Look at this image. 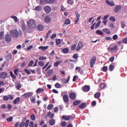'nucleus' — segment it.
I'll return each instance as SVG.
<instances>
[{"mask_svg":"<svg viewBox=\"0 0 127 127\" xmlns=\"http://www.w3.org/2000/svg\"><path fill=\"white\" fill-rule=\"evenodd\" d=\"M87 107V104L85 103H83L79 106L80 109H85Z\"/></svg>","mask_w":127,"mask_h":127,"instance_id":"20","label":"nucleus"},{"mask_svg":"<svg viewBox=\"0 0 127 127\" xmlns=\"http://www.w3.org/2000/svg\"><path fill=\"white\" fill-rule=\"evenodd\" d=\"M11 18H12L14 20V21L15 22L18 21V20H17V17H16V16L12 15L11 16Z\"/></svg>","mask_w":127,"mask_h":127,"instance_id":"36","label":"nucleus"},{"mask_svg":"<svg viewBox=\"0 0 127 127\" xmlns=\"http://www.w3.org/2000/svg\"><path fill=\"white\" fill-rule=\"evenodd\" d=\"M15 87L17 90H19L21 88V84L20 83H17L15 85Z\"/></svg>","mask_w":127,"mask_h":127,"instance_id":"35","label":"nucleus"},{"mask_svg":"<svg viewBox=\"0 0 127 127\" xmlns=\"http://www.w3.org/2000/svg\"><path fill=\"white\" fill-rule=\"evenodd\" d=\"M96 60L97 58L96 57V56H94L91 59L90 61V65L91 68H93V67H94V65H95V64H96Z\"/></svg>","mask_w":127,"mask_h":127,"instance_id":"2","label":"nucleus"},{"mask_svg":"<svg viewBox=\"0 0 127 127\" xmlns=\"http://www.w3.org/2000/svg\"><path fill=\"white\" fill-rule=\"evenodd\" d=\"M62 52L64 53V54H67V53H69V49L68 48L63 49Z\"/></svg>","mask_w":127,"mask_h":127,"instance_id":"21","label":"nucleus"},{"mask_svg":"<svg viewBox=\"0 0 127 127\" xmlns=\"http://www.w3.org/2000/svg\"><path fill=\"white\" fill-rule=\"evenodd\" d=\"M44 10L46 13H50V12L51 11V7L50 6H46L44 7Z\"/></svg>","mask_w":127,"mask_h":127,"instance_id":"6","label":"nucleus"},{"mask_svg":"<svg viewBox=\"0 0 127 127\" xmlns=\"http://www.w3.org/2000/svg\"><path fill=\"white\" fill-rule=\"evenodd\" d=\"M69 97L71 100H76V93L71 92L69 95Z\"/></svg>","mask_w":127,"mask_h":127,"instance_id":"9","label":"nucleus"},{"mask_svg":"<svg viewBox=\"0 0 127 127\" xmlns=\"http://www.w3.org/2000/svg\"><path fill=\"white\" fill-rule=\"evenodd\" d=\"M10 33L12 36V37H14L15 38H17L19 36L18 31L16 29H14L10 31Z\"/></svg>","mask_w":127,"mask_h":127,"instance_id":"1","label":"nucleus"},{"mask_svg":"<svg viewBox=\"0 0 127 127\" xmlns=\"http://www.w3.org/2000/svg\"><path fill=\"white\" fill-rule=\"evenodd\" d=\"M33 30L30 26H29V27L27 29V32L28 33H31L32 32Z\"/></svg>","mask_w":127,"mask_h":127,"instance_id":"34","label":"nucleus"},{"mask_svg":"<svg viewBox=\"0 0 127 127\" xmlns=\"http://www.w3.org/2000/svg\"><path fill=\"white\" fill-rule=\"evenodd\" d=\"M63 101L66 105H69V96L67 94H65L63 97Z\"/></svg>","mask_w":127,"mask_h":127,"instance_id":"3","label":"nucleus"},{"mask_svg":"<svg viewBox=\"0 0 127 127\" xmlns=\"http://www.w3.org/2000/svg\"><path fill=\"white\" fill-rule=\"evenodd\" d=\"M50 116H51V112L49 111L47 113V116H46L45 117V119H47V117L48 118H49V117H50Z\"/></svg>","mask_w":127,"mask_h":127,"instance_id":"47","label":"nucleus"},{"mask_svg":"<svg viewBox=\"0 0 127 127\" xmlns=\"http://www.w3.org/2000/svg\"><path fill=\"white\" fill-rule=\"evenodd\" d=\"M45 22H46V23H49V22H50L51 21V18H50V16H46L45 17Z\"/></svg>","mask_w":127,"mask_h":127,"instance_id":"15","label":"nucleus"},{"mask_svg":"<svg viewBox=\"0 0 127 127\" xmlns=\"http://www.w3.org/2000/svg\"><path fill=\"white\" fill-rule=\"evenodd\" d=\"M96 34H98V35H103L104 34V33H103L102 32V31H101L100 30H97L96 31Z\"/></svg>","mask_w":127,"mask_h":127,"instance_id":"33","label":"nucleus"},{"mask_svg":"<svg viewBox=\"0 0 127 127\" xmlns=\"http://www.w3.org/2000/svg\"><path fill=\"white\" fill-rule=\"evenodd\" d=\"M5 40L6 42L11 41V36L9 34H6L5 36Z\"/></svg>","mask_w":127,"mask_h":127,"instance_id":"10","label":"nucleus"},{"mask_svg":"<svg viewBox=\"0 0 127 127\" xmlns=\"http://www.w3.org/2000/svg\"><path fill=\"white\" fill-rule=\"evenodd\" d=\"M53 73V69H50L48 71V75H51Z\"/></svg>","mask_w":127,"mask_h":127,"instance_id":"63","label":"nucleus"},{"mask_svg":"<svg viewBox=\"0 0 127 127\" xmlns=\"http://www.w3.org/2000/svg\"><path fill=\"white\" fill-rule=\"evenodd\" d=\"M12 120H13L12 117H10L9 118L6 119V121L7 122H12Z\"/></svg>","mask_w":127,"mask_h":127,"instance_id":"64","label":"nucleus"},{"mask_svg":"<svg viewBox=\"0 0 127 127\" xmlns=\"http://www.w3.org/2000/svg\"><path fill=\"white\" fill-rule=\"evenodd\" d=\"M62 119H63V120H64V121H69L68 116H67L64 115L62 117Z\"/></svg>","mask_w":127,"mask_h":127,"instance_id":"31","label":"nucleus"},{"mask_svg":"<svg viewBox=\"0 0 127 127\" xmlns=\"http://www.w3.org/2000/svg\"><path fill=\"white\" fill-rule=\"evenodd\" d=\"M69 80H70V76H68L66 79V78L63 79V82H64V84H67V83H68Z\"/></svg>","mask_w":127,"mask_h":127,"instance_id":"16","label":"nucleus"},{"mask_svg":"<svg viewBox=\"0 0 127 127\" xmlns=\"http://www.w3.org/2000/svg\"><path fill=\"white\" fill-rule=\"evenodd\" d=\"M114 69H115V66L113 64H110L109 67V70L112 72V71H114Z\"/></svg>","mask_w":127,"mask_h":127,"instance_id":"27","label":"nucleus"},{"mask_svg":"<svg viewBox=\"0 0 127 127\" xmlns=\"http://www.w3.org/2000/svg\"><path fill=\"white\" fill-rule=\"evenodd\" d=\"M70 23H71V21H70V19H67L65 20L64 24H66V25H68V24H70Z\"/></svg>","mask_w":127,"mask_h":127,"instance_id":"38","label":"nucleus"},{"mask_svg":"<svg viewBox=\"0 0 127 127\" xmlns=\"http://www.w3.org/2000/svg\"><path fill=\"white\" fill-rule=\"evenodd\" d=\"M30 118L32 121H35L36 120L35 115L34 114L32 115Z\"/></svg>","mask_w":127,"mask_h":127,"instance_id":"50","label":"nucleus"},{"mask_svg":"<svg viewBox=\"0 0 127 127\" xmlns=\"http://www.w3.org/2000/svg\"><path fill=\"white\" fill-rule=\"evenodd\" d=\"M21 28L23 31H25V30H26V25H25V24H23L22 25Z\"/></svg>","mask_w":127,"mask_h":127,"instance_id":"42","label":"nucleus"},{"mask_svg":"<svg viewBox=\"0 0 127 127\" xmlns=\"http://www.w3.org/2000/svg\"><path fill=\"white\" fill-rule=\"evenodd\" d=\"M78 54H74L72 57V58H73V59H78Z\"/></svg>","mask_w":127,"mask_h":127,"instance_id":"62","label":"nucleus"},{"mask_svg":"<svg viewBox=\"0 0 127 127\" xmlns=\"http://www.w3.org/2000/svg\"><path fill=\"white\" fill-rule=\"evenodd\" d=\"M51 31L52 30H50L48 32H47V34L46 36V38L47 39L49 37V34H50V33H51Z\"/></svg>","mask_w":127,"mask_h":127,"instance_id":"54","label":"nucleus"},{"mask_svg":"<svg viewBox=\"0 0 127 127\" xmlns=\"http://www.w3.org/2000/svg\"><path fill=\"white\" fill-rule=\"evenodd\" d=\"M67 125V123H66V122H65V121H64V122H62V123H61V126H62V127H66V125Z\"/></svg>","mask_w":127,"mask_h":127,"instance_id":"49","label":"nucleus"},{"mask_svg":"<svg viewBox=\"0 0 127 127\" xmlns=\"http://www.w3.org/2000/svg\"><path fill=\"white\" fill-rule=\"evenodd\" d=\"M100 88H101V89H104V88H106V84H105L104 83H101L100 85Z\"/></svg>","mask_w":127,"mask_h":127,"instance_id":"55","label":"nucleus"},{"mask_svg":"<svg viewBox=\"0 0 127 127\" xmlns=\"http://www.w3.org/2000/svg\"><path fill=\"white\" fill-rule=\"evenodd\" d=\"M82 48H83V43H82V42L79 41L77 44V46L76 49V51H79V50H81V49H82Z\"/></svg>","mask_w":127,"mask_h":127,"instance_id":"5","label":"nucleus"},{"mask_svg":"<svg viewBox=\"0 0 127 127\" xmlns=\"http://www.w3.org/2000/svg\"><path fill=\"white\" fill-rule=\"evenodd\" d=\"M33 95V93L32 92H27L24 93L23 96L24 97L25 99H26V98H30V97H32V96Z\"/></svg>","mask_w":127,"mask_h":127,"instance_id":"8","label":"nucleus"},{"mask_svg":"<svg viewBox=\"0 0 127 127\" xmlns=\"http://www.w3.org/2000/svg\"><path fill=\"white\" fill-rule=\"evenodd\" d=\"M29 125V120H27L25 123V127H27Z\"/></svg>","mask_w":127,"mask_h":127,"instance_id":"56","label":"nucleus"},{"mask_svg":"<svg viewBox=\"0 0 127 127\" xmlns=\"http://www.w3.org/2000/svg\"><path fill=\"white\" fill-rule=\"evenodd\" d=\"M103 71L104 72H107L108 71V66H103Z\"/></svg>","mask_w":127,"mask_h":127,"instance_id":"60","label":"nucleus"},{"mask_svg":"<svg viewBox=\"0 0 127 127\" xmlns=\"http://www.w3.org/2000/svg\"><path fill=\"white\" fill-rule=\"evenodd\" d=\"M122 28H125L126 27V22L125 21H122L121 22Z\"/></svg>","mask_w":127,"mask_h":127,"instance_id":"41","label":"nucleus"},{"mask_svg":"<svg viewBox=\"0 0 127 127\" xmlns=\"http://www.w3.org/2000/svg\"><path fill=\"white\" fill-rule=\"evenodd\" d=\"M111 51H116L118 50V46L115 45L113 47L110 48Z\"/></svg>","mask_w":127,"mask_h":127,"instance_id":"28","label":"nucleus"},{"mask_svg":"<svg viewBox=\"0 0 127 127\" xmlns=\"http://www.w3.org/2000/svg\"><path fill=\"white\" fill-rule=\"evenodd\" d=\"M3 100L4 101H8V100H9L8 96H7L6 95L4 96L3 98Z\"/></svg>","mask_w":127,"mask_h":127,"instance_id":"61","label":"nucleus"},{"mask_svg":"<svg viewBox=\"0 0 127 127\" xmlns=\"http://www.w3.org/2000/svg\"><path fill=\"white\" fill-rule=\"evenodd\" d=\"M25 127L24 122H21L19 125V127Z\"/></svg>","mask_w":127,"mask_h":127,"instance_id":"58","label":"nucleus"},{"mask_svg":"<svg viewBox=\"0 0 127 127\" xmlns=\"http://www.w3.org/2000/svg\"><path fill=\"white\" fill-rule=\"evenodd\" d=\"M29 23L33 28H36V25L35 24V21L33 19H30L29 20Z\"/></svg>","mask_w":127,"mask_h":127,"instance_id":"11","label":"nucleus"},{"mask_svg":"<svg viewBox=\"0 0 127 127\" xmlns=\"http://www.w3.org/2000/svg\"><path fill=\"white\" fill-rule=\"evenodd\" d=\"M4 37V33L3 32V31L0 32V40L3 39Z\"/></svg>","mask_w":127,"mask_h":127,"instance_id":"29","label":"nucleus"},{"mask_svg":"<svg viewBox=\"0 0 127 127\" xmlns=\"http://www.w3.org/2000/svg\"><path fill=\"white\" fill-rule=\"evenodd\" d=\"M38 64L39 66H41V67H43V66H44V62H39Z\"/></svg>","mask_w":127,"mask_h":127,"instance_id":"53","label":"nucleus"},{"mask_svg":"<svg viewBox=\"0 0 127 127\" xmlns=\"http://www.w3.org/2000/svg\"><path fill=\"white\" fill-rule=\"evenodd\" d=\"M101 97V93L100 92H97L94 94V98L95 99H99Z\"/></svg>","mask_w":127,"mask_h":127,"instance_id":"23","label":"nucleus"},{"mask_svg":"<svg viewBox=\"0 0 127 127\" xmlns=\"http://www.w3.org/2000/svg\"><path fill=\"white\" fill-rule=\"evenodd\" d=\"M5 58L7 60V61H9V60H11V59H12L11 54H9L7 56H6L5 57Z\"/></svg>","mask_w":127,"mask_h":127,"instance_id":"17","label":"nucleus"},{"mask_svg":"<svg viewBox=\"0 0 127 127\" xmlns=\"http://www.w3.org/2000/svg\"><path fill=\"white\" fill-rule=\"evenodd\" d=\"M7 72L6 71H2L0 73V79H6L7 77Z\"/></svg>","mask_w":127,"mask_h":127,"instance_id":"4","label":"nucleus"},{"mask_svg":"<svg viewBox=\"0 0 127 127\" xmlns=\"http://www.w3.org/2000/svg\"><path fill=\"white\" fill-rule=\"evenodd\" d=\"M37 28L39 31H42L44 29V27L42 25H38Z\"/></svg>","mask_w":127,"mask_h":127,"instance_id":"19","label":"nucleus"},{"mask_svg":"<svg viewBox=\"0 0 127 127\" xmlns=\"http://www.w3.org/2000/svg\"><path fill=\"white\" fill-rule=\"evenodd\" d=\"M62 62L61 61H57L56 63L54 64V66H56V67H57V66L59 65V64L61 63Z\"/></svg>","mask_w":127,"mask_h":127,"instance_id":"46","label":"nucleus"},{"mask_svg":"<svg viewBox=\"0 0 127 127\" xmlns=\"http://www.w3.org/2000/svg\"><path fill=\"white\" fill-rule=\"evenodd\" d=\"M121 9H122V5H118L115 7L114 11V12H116V13L119 12V11H120V10H121Z\"/></svg>","mask_w":127,"mask_h":127,"instance_id":"7","label":"nucleus"},{"mask_svg":"<svg viewBox=\"0 0 127 127\" xmlns=\"http://www.w3.org/2000/svg\"><path fill=\"white\" fill-rule=\"evenodd\" d=\"M90 86L89 85H85L82 87V90L83 92H89L90 91Z\"/></svg>","mask_w":127,"mask_h":127,"instance_id":"12","label":"nucleus"},{"mask_svg":"<svg viewBox=\"0 0 127 127\" xmlns=\"http://www.w3.org/2000/svg\"><path fill=\"white\" fill-rule=\"evenodd\" d=\"M80 104V101L76 100L73 103V106H78Z\"/></svg>","mask_w":127,"mask_h":127,"instance_id":"39","label":"nucleus"},{"mask_svg":"<svg viewBox=\"0 0 127 127\" xmlns=\"http://www.w3.org/2000/svg\"><path fill=\"white\" fill-rule=\"evenodd\" d=\"M106 2L107 3V4L110 5V6H115V2H114V1L106 0Z\"/></svg>","mask_w":127,"mask_h":127,"instance_id":"14","label":"nucleus"},{"mask_svg":"<svg viewBox=\"0 0 127 127\" xmlns=\"http://www.w3.org/2000/svg\"><path fill=\"white\" fill-rule=\"evenodd\" d=\"M18 72H19V69L18 68H16L14 70V73L16 76H18V74L17 73Z\"/></svg>","mask_w":127,"mask_h":127,"instance_id":"43","label":"nucleus"},{"mask_svg":"<svg viewBox=\"0 0 127 127\" xmlns=\"http://www.w3.org/2000/svg\"><path fill=\"white\" fill-rule=\"evenodd\" d=\"M102 30L104 31V32H105V33H107V34H111V31H110V30H109L108 28L103 29Z\"/></svg>","mask_w":127,"mask_h":127,"instance_id":"24","label":"nucleus"},{"mask_svg":"<svg viewBox=\"0 0 127 127\" xmlns=\"http://www.w3.org/2000/svg\"><path fill=\"white\" fill-rule=\"evenodd\" d=\"M33 63H34V62L33 61H30L29 63L28 64V67H30L33 65Z\"/></svg>","mask_w":127,"mask_h":127,"instance_id":"52","label":"nucleus"},{"mask_svg":"<svg viewBox=\"0 0 127 127\" xmlns=\"http://www.w3.org/2000/svg\"><path fill=\"white\" fill-rule=\"evenodd\" d=\"M10 75L13 79H16V76H15V75L13 74L12 71H10Z\"/></svg>","mask_w":127,"mask_h":127,"instance_id":"40","label":"nucleus"},{"mask_svg":"<svg viewBox=\"0 0 127 127\" xmlns=\"http://www.w3.org/2000/svg\"><path fill=\"white\" fill-rule=\"evenodd\" d=\"M118 38H119V36H118V35H114L113 36V40H117V39H118Z\"/></svg>","mask_w":127,"mask_h":127,"instance_id":"57","label":"nucleus"},{"mask_svg":"<svg viewBox=\"0 0 127 127\" xmlns=\"http://www.w3.org/2000/svg\"><path fill=\"white\" fill-rule=\"evenodd\" d=\"M19 102H20V97H17L13 101V104L14 105H16L18 104Z\"/></svg>","mask_w":127,"mask_h":127,"instance_id":"18","label":"nucleus"},{"mask_svg":"<svg viewBox=\"0 0 127 127\" xmlns=\"http://www.w3.org/2000/svg\"><path fill=\"white\" fill-rule=\"evenodd\" d=\"M49 48V46H40L38 48V49H40L41 50H42V51H46L47 49Z\"/></svg>","mask_w":127,"mask_h":127,"instance_id":"13","label":"nucleus"},{"mask_svg":"<svg viewBox=\"0 0 127 127\" xmlns=\"http://www.w3.org/2000/svg\"><path fill=\"white\" fill-rule=\"evenodd\" d=\"M24 71L25 73H26V74H27V75H30V71H29L28 69H24Z\"/></svg>","mask_w":127,"mask_h":127,"instance_id":"51","label":"nucleus"},{"mask_svg":"<svg viewBox=\"0 0 127 127\" xmlns=\"http://www.w3.org/2000/svg\"><path fill=\"white\" fill-rule=\"evenodd\" d=\"M49 123L50 126H54V125H55V120L51 119V120L49 121Z\"/></svg>","mask_w":127,"mask_h":127,"instance_id":"22","label":"nucleus"},{"mask_svg":"<svg viewBox=\"0 0 127 127\" xmlns=\"http://www.w3.org/2000/svg\"><path fill=\"white\" fill-rule=\"evenodd\" d=\"M77 47V44H74L71 45V51H74L75 49H76V48Z\"/></svg>","mask_w":127,"mask_h":127,"instance_id":"30","label":"nucleus"},{"mask_svg":"<svg viewBox=\"0 0 127 127\" xmlns=\"http://www.w3.org/2000/svg\"><path fill=\"white\" fill-rule=\"evenodd\" d=\"M43 91H44V89H43V88H38L36 90V92L38 93V94H40L41 93H42V92H43Z\"/></svg>","mask_w":127,"mask_h":127,"instance_id":"26","label":"nucleus"},{"mask_svg":"<svg viewBox=\"0 0 127 127\" xmlns=\"http://www.w3.org/2000/svg\"><path fill=\"white\" fill-rule=\"evenodd\" d=\"M55 87L58 89H59L60 88H61V85L58 83H57L55 84Z\"/></svg>","mask_w":127,"mask_h":127,"instance_id":"44","label":"nucleus"},{"mask_svg":"<svg viewBox=\"0 0 127 127\" xmlns=\"http://www.w3.org/2000/svg\"><path fill=\"white\" fill-rule=\"evenodd\" d=\"M109 19L110 20H111V21H113V22H115V21H116V18H115V17L114 16H111Z\"/></svg>","mask_w":127,"mask_h":127,"instance_id":"45","label":"nucleus"},{"mask_svg":"<svg viewBox=\"0 0 127 127\" xmlns=\"http://www.w3.org/2000/svg\"><path fill=\"white\" fill-rule=\"evenodd\" d=\"M67 2L68 4H73L74 1L73 0H67Z\"/></svg>","mask_w":127,"mask_h":127,"instance_id":"48","label":"nucleus"},{"mask_svg":"<svg viewBox=\"0 0 127 127\" xmlns=\"http://www.w3.org/2000/svg\"><path fill=\"white\" fill-rule=\"evenodd\" d=\"M42 9V7L40 5L37 6L35 8V10H36L37 11H40Z\"/></svg>","mask_w":127,"mask_h":127,"instance_id":"25","label":"nucleus"},{"mask_svg":"<svg viewBox=\"0 0 127 127\" xmlns=\"http://www.w3.org/2000/svg\"><path fill=\"white\" fill-rule=\"evenodd\" d=\"M53 104H50L48 106L47 109L49 111H51L53 109Z\"/></svg>","mask_w":127,"mask_h":127,"instance_id":"32","label":"nucleus"},{"mask_svg":"<svg viewBox=\"0 0 127 127\" xmlns=\"http://www.w3.org/2000/svg\"><path fill=\"white\" fill-rule=\"evenodd\" d=\"M46 57L41 56L39 58V60H46Z\"/></svg>","mask_w":127,"mask_h":127,"instance_id":"59","label":"nucleus"},{"mask_svg":"<svg viewBox=\"0 0 127 127\" xmlns=\"http://www.w3.org/2000/svg\"><path fill=\"white\" fill-rule=\"evenodd\" d=\"M75 14H76L75 19L77 20H79V19H80V14H79L78 13V12H75Z\"/></svg>","mask_w":127,"mask_h":127,"instance_id":"37","label":"nucleus"}]
</instances>
